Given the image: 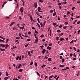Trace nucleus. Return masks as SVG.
<instances>
[{"label": "nucleus", "instance_id": "nucleus-1", "mask_svg": "<svg viewBox=\"0 0 80 80\" xmlns=\"http://www.w3.org/2000/svg\"><path fill=\"white\" fill-rule=\"evenodd\" d=\"M20 10L21 12V13H22V12H23V7H21L20 9Z\"/></svg>", "mask_w": 80, "mask_h": 80}, {"label": "nucleus", "instance_id": "nucleus-2", "mask_svg": "<svg viewBox=\"0 0 80 80\" xmlns=\"http://www.w3.org/2000/svg\"><path fill=\"white\" fill-rule=\"evenodd\" d=\"M34 7H35V8L37 7V3L35 2L34 4Z\"/></svg>", "mask_w": 80, "mask_h": 80}, {"label": "nucleus", "instance_id": "nucleus-3", "mask_svg": "<svg viewBox=\"0 0 80 80\" xmlns=\"http://www.w3.org/2000/svg\"><path fill=\"white\" fill-rule=\"evenodd\" d=\"M46 52V50L45 49H42V53H43V54H45V52Z\"/></svg>", "mask_w": 80, "mask_h": 80}, {"label": "nucleus", "instance_id": "nucleus-4", "mask_svg": "<svg viewBox=\"0 0 80 80\" xmlns=\"http://www.w3.org/2000/svg\"><path fill=\"white\" fill-rule=\"evenodd\" d=\"M9 78V76L5 77L4 78V80H7Z\"/></svg>", "mask_w": 80, "mask_h": 80}, {"label": "nucleus", "instance_id": "nucleus-5", "mask_svg": "<svg viewBox=\"0 0 80 80\" xmlns=\"http://www.w3.org/2000/svg\"><path fill=\"white\" fill-rule=\"evenodd\" d=\"M38 12H39L40 10H41V8H40V7H38Z\"/></svg>", "mask_w": 80, "mask_h": 80}, {"label": "nucleus", "instance_id": "nucleus-6", "mask_svg": "<svg viewBox=\"0 0 80 80\" xmlns=\"http://www.w3.org/2000/svg\"><path fill=\"white\" fill-rule=\"evenodd\" d=\"M22 67V64H20L17 67L18 68H20V67Z\"/></svg>", "mask_w": 80, "mask_h": 80}, {"label": "nucleus", "instance_id": "nucleus-7", "mask_svg": "<svg viewBox=\"0 0 80 80\" xmlns=\"http://www.w3.org/2000/svg\"><path fill=\"white\" fill-rule=\"evenodd\" d=\"M15 22H12L10 24V26H12V25H13L14 23H15Z\"/></svg>", "mask_w": 80, "mask_h": 80}, {"label": "nucleus", "instance_id": "nucleus-8", "mask_svg": "<svg viewBox=\"0 0 80 80\" xmlns=\"http://www.w3.org/2000/svg\"><path fill=\"white\" fill-rule=\"evenodd\" d=\"M60 40L61 42H62V41H63L64 40V39L62 38H60Z\"/></svg>", "mask_w": 80, "mask_h": 80}, {"label": "nucleus", "instance_id": "nucleus-9", "mask_svg": "<svg viewBox=\"0 0 80 80\" xmlns=\"http://www.w3.org/2000/svg\"><path fill=\"white\" fill-rule=\"evenodd\" d=\"M0 45H1V46L2 47H3V48H4L5 47V44H2L0 43Z\"/></svg>", "mask_w": 80, "mask_h": 80}, {"label": "nucleus", "instance_id": "nucleus-10", "mask_svg": "<svg viewBox=\"0 0 80 80\" xmlns=\"http://www.w3.org/2000/svg\"><path fill=\"white\" fill-rule=\"evenodd\" d=\"M19 37H21V38H22V39H23V38H22V36L21 35V33H19Z\"/></svg>", "mask_w": 80, "mask_h": 80}, {"label": "nucleus", "instance_id": "nucleus-11", "mask_svg": "<svg viewBox=\"0 0 80 80\" xmlns=\"http://www.w3.org/2000/svg\"><path fill=\"white\" fill-rule=\"evenodd\" d=\"M57 32H58V33H59V32H61V31L59 29L57 30Z\"/></svg>", "mask_w": 80, "mask_h": 80}, {"label": "nucleus", "instance_id": "nucleus-12", "mask_svg": "<svg viewBox=\"0 0 80 80\" xmlns=\"http://www.w3.org/2000/svg\"><path fill=\"white\" fill-rule=\"evenodd\" d=\"M0 38H2V40H5V38H4L2 36H0Z\"/></svg>", "mask_w": 80, "mask_h": 80}, {"label": "nucleus", "instance_id": "nucleus-13", "mask_svg": "<svg viewBox=\"0 0 80 80\" xmlns=\"http://www.w3.org/2000/svg\"><path fill=\"white\" fill-rule=\"evenodd\" d=\"M53 75H52L51 76L49 77V79H51V78H52L53 77Z\"/></svg>", "mask_w": 80, "mask_h": 80}, {"label": "nucleus", "instance_id": "nucleus-14", "mask_svg": "<svg viewBox=\"0 0 80 80\" xmlns=\"http://www.w3.org/2000/svg\"><path fill=\"white\" fill-rule=\"evenodd\" d=\"M62 63H63L65 62V59L63 58L62 59Z\"/></svg>", "mask_w": 80, "mask_h": 80}, {"label": "nucleus", "instance_id": "nucleus-15", "mask_svg": "<svg viewBox=\"0 0 80 80\" xmlns=\"http://www.w3.org/2000/svg\"><path fill=\"white\" fill-rule=\"evenodd\" d=\"M52 60V59H51V58H48V61L49 62H50Z\"/></svg>", "mask_w": 80, "mask_h": 80}, {"label": "nucleus", "instance_id": "nucleus-16", "mask_svg": "<svg viewBox=\"0 0 80 80\" xmlns=\"http://www.w3.org/2000/svg\"><path fill=\"white\" fill-rule=\"evenodd\" d=\"M36 73H37L38 74L39 77H40V73H38V71H37Z\"/></svg>", "mask_w": 80, "mask_h": 80}, {"label": "nucleus", "instance_id": "nucleus-17", "mask_svg": "<svg viewBox=\"0 0 80 80\" xmlns=\"http://www.w3.org/2000/svg\"><path fill=\"white\" fill-rule=\"evenodd\" d=\"M19 71L20 72H22L23 71V69H20L19 70Z\"/></svg>", "mask_w": 80, "mask_h": 80}, {"label": "nucleus", "instance_id": "nucleus-18", "mask_svg": "<svg viewBox=\"0 0 80 80\" xmlns=\"http://www.w3.org/2000/svg\"><path fill=\"white\" fill-rule=\"evenodd\" d=\"M40 24L41 27H43V23H42V22H41L40 23Z\"/></svg>", "mask_w": 80, "mask_h": 80}, {"label": "nucleus", "instance_id": "nucleus-19", "mask_svg": "<svg viewBox=\"0 0 80 80\" xmlns=\"http://www.w3.org/2000/svg\"><path fill=\"white\" fill-rule=\"evenodd\" d=\"M33 63V62L32 61L31 62L30 65H32V64Z\"/></svg>", "mask_w": 80, "mask_h": 80}, {"label": "nucleus", "instance_id": "nucleus-20", "mask_svg": "<svg viewBox=\"0 0 80 80\" xmlns=\"http://www.w3.org/2000/svg\"><path fill=\"white\" fill-rule=\"evenodd\" d=\"M63 67H64V65H60L59 66V67H62V68H63Z\"/></svg>", "mask_w": 80, "mask_h": 80}, {"label": "nucleus", "instance_id": "nucleus-21", "mask_svg": "<svg viewBox=\"0 0 80 80\" xmlns=\"http://www.w3.org/2000/svg\"><path fill=\"white\" fill-rule=\"evenodd\" d=\"M52 45L53 43H50V44H49V46H50V47H52Z\"/></svg>", "mask_w": 80, "mask_h": 80}, {"label": "nucleus", "instance_id": "nucleus-22", "mask_svg": "<svg viewBox=\"0 0 80 80\" xmlns=\"http://www.w3.org/2000/svg\"><path fill=\"white\" fill-rule=\"evenodd\" d=\"M45 23H46V21H44V23H43V27L45 26Z\"/></svg>", "mask_w": 80, "mask_h": 80}, {"label": "nucleus", "instance_id": "nucleus-23", "mask_svg": "<svg viewBox=\"0 0 80 80\" xmlns=\"http://www.w3.org/2000/svg\"><path fill=\"white\" fill-rule=\"evenodd\" d=\"M19 60H22V55H21L19 58Z\"/></svg>", "mask_w": 80, "mask_h": 80}, {"label": "nucleus", "instance_id": "nucleus-24", "mask_svg": "<svg viewBox=\"0 0 80 80\" xmlns=\"http://www.w3.org/2000/svg\"><path fill=\"white\" fill-rule=\"evenodd\" d=\"M56 12H55L53 13V16H55V15H56Z\"/></svg>", "mask_w": 80, "mask_h": 80}, {"label": "nucleus", "instance_id": "nucleus-25", "mask_svg": "<svg viewBox=\"0 0 80 80\" xmlns=\"http://www.w3.org/2000/svg\"><path fill=\"white\" fill-rule=\"evenodd\" d=\"M16 38L17 40H19V39H20V38L19 37H17Z\"/></svg>", "mask_w": 80, "mask_h": 80}, {"label": "nucleus", "instance_id": "nucleus-26", "mask_svg": "<svg viewBox=\"0 0 80 80\" xmlns=\"http://www.w3.org/2000/svg\"><path fill=\"white\" fill-rule=\"evenodd\" d=\"M44 67H46V65L45 64H43L42 67V68H43Z\"/></svg>", "mask_w": 80, "mask_h": 80}, {"label": "nucleus", "instance_id": "nucleus-27", "mask_svg": "<svg viewBox=\"0 0 80 80\" xmlns=\"http://www.w3.org/2000/svg\"><path fill=\"white\" fill-rule=\"evenodd\" d=\"M43 37H44V35H43V34H42L41 36L40 37L41 38H42Z\"/></svg>", "mask_w": 80, "mask_h": 80}, {"label": "nucleus", "instance_id": "nucleus-28", "mask_svg": "<svg viewBox=\"0 0 80 80\" xmlns=\"http://www.w3.org/2000/svg\"><path fill=\"white\" fill-rule=\"evenodd\" d=\"M19 58V56H18V57L16 58V60H18Z\"/></svg>", "mask_w": 80, "mask_h": 80}, {"label": "nucleus", "instance_id": "nucleus-29", "mask_svg": "<svg viewBox=\"0 0 80 80\" xmlns=\"http://www.w3.org/2000/svg\"><path fill=\"white\" fill-rule=\"evenodd\" d=\"M29 44V43H28L27 44H26L25 46V47H27V46H28Z\"/></svg>", "mask_w": 80, "mask_h": 80}, {"label": "nucleus", "instance_id": "nucleus-30", "mask_svg": "<svg viewBox=\"0 0 80 80\" xmlns=\"http://www.w3.org/2000/svg\"><path fill=\"white\" fill-rule=\"evenodd\" d=\"M6 18L7 19H10V17H6Z\"/></svg>", "mask_w": 80, "mask_h": 80}, {"label": "nucleus", "instance_id": "nucleus-31", "mask_svg": "<svg viewBox=\"0 0 80 80\" xmlns=\"http://www.w3.org/2000/svg\"><path fill=\"white\" fill-rule=\"evenodd\" d=\"M73 48L74 50L75 51V52H76L77 51V49H76V48H75V47H74Z\"/></svg>", "mask_w": 80, "mask_h": 80}, {"label": "nucleus", "instance_id": "nucleus-32", "mask_svg": "<svg viewBox=\"0 0 80 80\" xmlns=\"http://www.w3.org/2000/svg\"><path fill=\"white\" fill-rule=\"evenodd\" d=\"M57 23H55V22H53V25H54V26H55V25H57Z\"/></svg>", "mask_w": 80, "mask_h": 80}, {"label": "nucleus", "instance_id": "nucleus-33", "mask_svg": "<svg viewBox=\"0 0 80 80\" xmlns=\"http://www.w3.org/2000/svg\"><path fill=\"white\" fill-rule=\"evenodd\" d=\"M39 1L40 2H41V3L43 2V0H39Z\"/></svg>", "mask_w": 80, "mask_h": 80}, {"label": "nucleus", "instance_id": "nucleus-34", "mask_svg": "<svg viewBox=\"0 0 80 80\" xmlns=\"http://www.w3.org/2000/svg\"><path fill=\"white\" fill-rule=\"evenodd\" d=\"M73 42H74V41L72 40L71 42H70V43H73Z\"/></svg>", "mask_w": 80, "mask_h": 80}, {"label": "nucleus", "instance_id": "nucleus-35", "mask_svg": "<svg viewBox=\"0 0 80 80\" xmlns=\"http://www.w3.org/2000/svg\"><path fill=\"white\" fill-rule=\"evenodd\" d=\"M0 42H4V41L1 39H0Z\"/></svg>", "mask_w": 80, "mask_h": 80}, {"label": "nucleus", "instance_id": "nucleus-36", "mask_svg": "<svg viewBox=\"0 0 80 80\" xmlns=\"http://www.w3.org/2000/svg\"><path fill=\"white\" fill-rule=\"evenodd\" d=\"M25 58H27V57H28V54H26L25 55Z\"/></svg>", "mask_w": 80, "mask_h": 80}, {"label": "nucleus", "instance_id": "nucleus-37", "mask_svg": "<svg viewBox=\"0 0 80 80\" xmlns=\"http://www.w3.org/2000/svg\"><path fill=\"white\" fill-rule=\"evenodd\" d=\"M35 41L37 43L38 42V39H36L35 40Z\"/></svg>", "mask_w": 80, "mask_h": 80}, {"label": "nucleus", "instance_id": "nucleus-38", "mask_svg": "<svg viewBox=\"0 0 80 80\" xmlns=\"http://www.w3.org/2000/svg\"><path fill=\"white\" fill-rule=\"evenodd\" d=\"M56 39H57V40L58 41V38H59V37H57L56 38Z\"/></svg>", "mask_w": 80, "mask_h": 80}, {"label": "nucleus", "instance_id": "nucleus-39", "mask_svg": "<svg viewBox=\"0 0 80 80\" xmlns=\"http://www.w3.org/2000/svg\"><path fill=\"white\" fill-rule=\"evenodd\" d=\"M5 47H9V45L6 44L5 45Z\"/></svg>", "mask_w": 80, "mask_h": 80}, {"label": "nucleus", "instance_id": "nucleus-40", "mask_svg": "<svg viewBox=\"0 0 80 80\" xmlns=\"http://www.w3.org/2000/svg\"><path fill=\"white\" fill-rule=\"evenodd\" d=\"M59 78V76H58L56 79V80H58Z\"/></svg>", "mask_w": 80, "mask_h": 80}, {"label": "nucleus", "instance_id": "nucleus-41", "mask_svg": "<svg viewBox=\"0 0 80 80\" xmlns=\"http://www.w3.org/2000/svg\"><path fill=\"white\" fill-rule=\"evenodd\" d=\"M24 3H25V1H23L22 2V6H24Z\"/></svg>", "mask_w": 80, "mask_h": 80}, {"label": "nucleus", "instance_id": "nucleus-42", "mask_svg": "<svg viewBox=\"0 0 80 80\" xmlns=\"http://www.w3.org/2000/svg\"><path fill=\"white\" fill-rule=\"evenodd\" d=\"M77 20H75V22H74L73 24H75V22H77Z\"/></svg>", "mask_w": 80, "mask_h": 80}, {"label": "nucleus", "instance_id": "nucleus-43", "mask_svg": "<svg viewBox=\"0 0 80 80\" xmlns=\"http://www.w3.org/2000/svg\"><path fill=\"white\" fill-rule=\"evenodd\" d=\"M4 6H5V4H2V8H3V7H4Z\"/></svg>", "mask_w": 80, "mask_h": 80}, {"label": "nucleus", "instance_id": "nucleus-44", "mask_svg": "<svg viewBox=\"0 0 80 80\" xmlns=\"http://www.w3.org/2000/svg\"><path fill=\"white\" fill-rule=\"evenodd\" d=\"M36 14H37V15H39V12H36Z\"/></svg>", "mask_w": 80, "mask_h": 80}, {"label": "nucleus", "instance_id": "nucleus-45", "mask_svg": "<svg viewBox=\"0 0 80 80\" xmlns=\"http://www.w3.org/2000/svg\"><path fill=\"white\" fill-rule=\"evenodd\" d=\"M78 35L79 34V33H80V30H78Z\"/></svg>", "mask_w": 80, "mask_h": 80}, {"label": "nucleus", "instance_id": "nucleus-46", "mask_svg": "<svg viewBox=\"0 0 80 80\" xmlns=\"http://www.w3.org/2000/svg\"><path fill=\"white\" fill-rule=\"evenodd\" d=\"M34 33H38V32H37V31L35 30V31Z\"/></svg>", "mask_w": 80, "mask_h": 80}, {"label": "nucleus", "instance_id": "nucleus-47", "mask_svg": "<svg viewBox=\"0 0 80 80\" xmlns=\"http://www.w3.org/2000/svg\"><path fill=\"white\" fill-rule=\"evenodd\" d=\"M31 40V39H30L28 38L27 39V41H30Z\"/></svg>", "mask_w": 80, "mask_h": 80}, {"label": "nucleus", "instance_id": "nucleus-48", "mask_svg": "<svg viewBox=\"0 0 80 80\" xmlns=\"http://www.w3.org/2000/svg\"><path fill=\"white\" fill-rule=\"evenodd\" d=\"M50 12L51 13H53V10H51Z\"/></svg>", "mask_w": 80, "mask_h": 80}, {"label": "nucleus", "instance_id": "nucleus-49", "mask_svg": "<svg viewBox=\"0 0 80 80\" xmlns=\"http://www.w3.org/2000/svg\"><path fill=\"white\" fill-rule=\"evenodd\" d=\"M9 40V39H7V40L6 41V43H7L8 42V41Z\"/></svg>", "mask_w": 80, "mask_h": 80}, {"label": "nucleus", "instance_id": "nucleus-50", "mask_svg": "<svg viewBox=\"0 0 80 80\" xmlns=\"http://www.w3.org/2000/svg\"><path fill=\"white\" fill-rule=\"evenodd\" d=\"M28 55H29V57H31V56H32V54H31L30 53L28 54Z\"/></svg>", "mask_w": 80, "mask_h": 80}, {"label": "nucleus", "instance_id": "nucleus-51", "mask_svg": "<svg viewBox=\"0 0 80 80\" xmlns=\"http://www.w3.org/2000/svg\"><path fill=\"white\" fill-rule=\"evenodd\" d=\"M30 19H31V20H32V16H30Z\"/></svg>", "mask_w": 80, "mask_h": 80}, {"label": "nucleus", "instance_id": "nucleus-52", "mask_svg": "<svg viewBox=\"0 0 80 80\" xmlns=\"http://www.w3.org/2000/svg\"><path fill=\"white\" fill-rule=\"evenodd\" d=\"M58 5L59 6H60V5H61V3H58Z\"/></svg>", "mask_w": 80, "mask_h": 80}, {"label": "nucleus", "instance_id": "nucleus-53", "mask_svg": "<svg viewBox=\"0 0 80 80\" xmlns=\"http://www.w3.org/2000/svg\"><path fill=\"white\" fill-rule=\"evenodd\" d=\"M73 56H74V57H75V58H76V55H75V53H74L73 54Z\"/></svg>", "mask_w": 80, "mask_h": 80}, {"label": "nucleus", "instance_id": "nucleus-54", "mask_svg": "<svg viewBox=\"0 0 80 80\" xmlns=\"http://www.w3.org/2000/svg\"><path fill=\"white\" fill-rule=\"evenodd\" d=\"M63 3L64 4H67V2H63Z\"/></svg>", "mask_w": 80, "mask_h": 80}, {"label": "nucleus", "instance_id": "nucleus-55", "mask_svg": "<svg viewBox=\"0 0 80 80\" xmlns=\"http://www.w3.org/2000/svg\"><path fill=\"white\" fill-rule=\"evenodd\" d=\"M18 78L19 79H20V78H21V77L20 76H18Z\"/></svg>", "mask_w": 80, "mask_h": 80}, {"label": "nucleus", "instance_id": "nucleus-56", "mask_svg": "<svg viewBox=\"0 0 80 80\" xmlns=\"http://www.w3.org/2000/svg\"><path fill=\"white\" fill-rule=\"evenodd\" d=\"M53 68V69H55L56 70H57V67H54Z\"/></svg>", "mask_w": 80, "mask_h": 80}, {"label": "nucleus", "instance_id": "nucleus-57", "mask_svg": "<svg viewBox=\"0 0 80 80\" xmlns=\"http://www.w3.org/2000/svg\"><path fill=\"white\" fill-rule=\"evenodd\" d=\"M80 21H79L78 22H77V24H80Z\"/></svg>", "mask_w": 80, "mask_h": 80}, {"label": "nucleus", "instance_id": "nucleus-58", "mask_svg": "<svg viewBox=\"0 0 80 80\" xmlns=\"http://www.w3.org/2000/svg\"><path fill=\"white\" fill-rule=\"evenodd\" d=\"M28 34H29V35H31V32H28Z\"/></svg>", "mask_w": 80, "mask_h": 80}, {"label": "nucleus", "instance_id": "nucleus-59", "mask_svg": "<svg viewBox=\"0 0 80 80\" xmlns=\"http://www.w3.org/2000/svg\"><path fill=\"white\" fill-rule=\"evenodd\" d=\"M75 67V66H72V68H74Z\"/></svg>", "mask_w": 80, "mask_h": 80}, {"label": "nucleus", "instance_id": "nucleus-60", "mask_svg": "<svg viewBox=\"0 0 80 80\" xmlns=\"http://www.w3.org/2000/svg\"><path fill=\"white\" fill-rule=\"evenodd\" d=\"M35 66H38V65H37V63L36 62L35 63Z\"/></svg>", "mask_w": 80, "mask_h": 80}, {"label": "nucleus", "instance_id": "nucleus-61", "mask_svg": "<svg viewBox=\"0 0 80 80\" xmlns=\"http://www.w3.org/2000/svg\"><path fill=\"white\" fill-rule=\"evenodd\" d=\"M63 55V53L62 52V53L60 54V55H61V56Z\"/></svg>", "mask_w": 80, "mask_h": 80}, {"label": "nucleus", "instance_id": "nucleus-62", "mask_svg": "<svg viewBox=\"0 0 80 80\" xmlns=\"http://www.w3.org/2000/svg\"><path fill=\"white\" fill-rule=\"evenodd\" d=\"M77 3H80V1H78L77 2Z\"/></svg>", "mask_w": 80, "mask_h": 80}, {"label": "nucleus", "instance_id": "nucleus-63", "mask_svg": "<svg viewBox=\"0 0 80 80\" xmlns=\"http://www.w3.org/2000/svg\"><path fill=\"white\" fill-rule=\"evenodd\" d=\"M63 35V33H62L61 34H60V35L61 36H62V35Z\"/></svg>", "mask_w": 80, "mask_h": 80}, {"label": "nucleus", "instance_id": "nucleus-64", "mask_svg": "<svg viewBox=\"0 0 80 80\" xmlns=\"http://www.w3.org/2000/svg\"><path fill=\"white\" fill-rule=\"evenodd\" d=\"M70 55L71 57H72V56H73V54L72 53H71L70 54Z\"/></svg>", "mask_w": 80, "mask_h": 80}]
</instances>
